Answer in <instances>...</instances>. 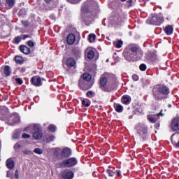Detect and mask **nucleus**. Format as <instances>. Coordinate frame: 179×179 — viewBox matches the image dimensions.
<instances>
[{
    "label": "nucleus",
    "mask_w": 179,
    "mask_h": 179,
    "mask_svg": "<svg viewBox=\"0 0 179 179\" xmlns=\"http://www.w3.org/2000/svg\"><path fill=\"white\" fill-rule=\"evenodd\" d=\"M143 55V52H142V50L135 45H131L124 50V58L127 61H132V59L139 61Z\"/></svg>",
    "instance_id": "obj_1"
},
{
    "label": "nucleus",
    "mask_w": 179,
    "mask_h": 179,
    "mask_svg": "<svg viewBox=\"0 0 179 179\" xmlns=\"http://www.w3.org/2000/svg\"><path fill=\"white\" fill-rule=\"evenodd\" d=\"M153 94L157 100H162V99H167L170 94V89L169 87L160 85L155 86L153 90Z\"/></svg>",
    "instance_id": "obj_2"
},
{
    "label": "nucleus",
    "mask_w": 179,
    "mask_h": 179,
    "mask_svg": "<svg viewBox=\"0 0 179 179\" xmlns=\"http://www.w3.org/2000/svg\"><path fill=\"white\" fill-rule=\"evenodd\" d=\"M92 80V76L89 73H85L83 75V78H81L79 80V85L83 89V87H86L87 89H89V85H87V83L90 82Z\"/></svg>",
    "instance_id": "obj_3"
},
{
    "label": "nucleus",
    "mask_w": 179,
    "mask_h": 179,
    "mask_svg": "<svg viewBox=\"0 0 179 179\" xmlns=\"http://www.w3.org/2000/svg\"><path fill=\"white\" fill-rule=\"evenodd\" d=\"M148 22H150V24L160 26V24L164 22V18H163V15H162V14H158L157 15H154L151 19L148 20Z\"/></svg>",
    "instance_id": "obj_4"
},
{
    "label": "nucleus",
    "mask_w": 179,
    "mask_h": 179,
    "mask_svg": "<svg viewBox=\"0 0 179 179\" xmlns=\"http://www.w3.org/2000/svg\"><path fill=\"white\" fill-rule=\"evenodd\" d=\"M20 122V117L17 113L12 115L7 121L8 125H15V124H19Z\"/></svg>",
    "instance_id": "obj_5"
},
{
    "label": "nucleus",
    "mask_w": 179,
    "mask_h": 179,
    "mask_svg": "<svg viewBox=\"0 0 179 179\" xmlns=\"http://www.w3.org/2000/svg\"><path fill=\"white\" fill-rule=\"evenodd\" d=\"M34 130L35 131L33 134V138L34 139L38 140L43 138V133L41 132V129L38 124H36L34 126Z\"/></svg>",
    "instance_id": "obj_6"
},
{
    "label": "nucleus",
    "mask_w": 179,
    "mask_h": 179,
    "mask_svg": "<svg viewBox=\"0 0 179 179\" xmlns=\"http://www.w3.org/2000/svg\"><path fill=\"white\" fill-rule=\"evenodd\" d=\"M78 163L76 159L75 158H70L69 159L64 160L62 164V167H72V166H75Z\"/></svg>",
    "instance_id": "obj_7"
},
{
    "label": "nucleus",
    "mask_w": 179,
    "mask_h": 179,
    "mask_svg": "<svg viewBox=\"0 0 179 179\" xmlns=\"http://www.w3.org/2000/svg\"><path fill=\"white\" fill-rule=\"evenodd\" d=\"M171 129L174 132L179 129V117H174L171 122Z\"/></svg>",
    "instance_id": "obj_8"
},
{
    "label": "nucleus",
    "mask_w": 179,
    "mask_h": 179,
    "mask_svg": "<svg viewBox=\"0 0 179 179\" xmlns=\"http://www.w3.org/2000/svg\"><path fill=\"white\" fill-rule=\"evenodd\" d=\"M62 179H72L73 178V172L66 170L62 172Z\"/></svg>",
    "instance_id": "obj_9"
},
{
    "label": "nucleus",
    "mask_w": 179,
    "mask_h": 179,
    "mask_svg": "<svg viewBox=\"0 0 179 179\" xmlns=\"http://www.w3.org/2000/svg\"><path fill=\"white\" fill-rule=\"evenodd\" d=\"M85 55L88 59H93L94 58V50L91 48H88L85 50Z\"/></svg>",
    "instance_id": "obj_10"
},
{
    "label": "nucleus",
    "mask_w": 179,
    "mask_h": 179,
    "mask_svg": "<svg viewBox=\"0 0 179 179\" xmlns=\"http://www.w3.org/2000/svg\"><path fill=\"white\" fill-rule=\"evenodd\" d=\"M31 82L34 86H41L43 83H41V78L39 76H34L31 79Z\"/></svg>",
    "instance_id": "obj_11"
},
{
    "label": "nucleus",
    "mask_w": 179,
    "mask_h": 179,
    "mask_svg": "<svg viewBox=\"0 0 179 179\" xmlns=\"http://www.w3.org/2000/svg\"><path fill=\"white\" fill-rule=\"evenodd\" d=\"M1 71L3 76L6 78L10 76V74L12 73L10 71V67H9V66H5L4 67H2Z\"/></svg>",
    "instance_id": "obj_12"
},
{
    "label": "nucleus",
    "mask_w": 179,
    "mask_h": 179,
    "mask_svg": "<svg viewBox=\"0 0 179 179\" xmlns=\"http://www.w3.org/2000/svg\"><path fill=\"white\" fill-rule=\"evenodd\" d=\"M76 40V36H75V34H69L67 36L66 41H67V43H68L69 45H72V44H74Z\"/></svg>",
    "instance_id": "obj_13"
},
{
    "label": "nucleus",
    "mask_w": 179,
    "mask_h": 179,
    "mask_svg": "<svg viewBox=\"0 0 179 179\" xmlns=\"http://www.w3.org/2000/svg\"><path fill=\"white\" fill-rule=\"evenodd\" d=\"M72 155V150L69 148H65L62 151V156L64 157H69Z\"/></svg>",
    "instance_id": "obj_14"
},
{
    "label": "nucleus",
    "mask_w": 179,
    "mask_h": 179,
    "mask_svg": "<svg viewBox=\"0 0 179 179\" xmlns=\"http://www.w3.org/2000/svg\"><path fill=\"white\" fill-rule=\"evenodd\" d=\"M171 141L177 148H179V133L173 134Z\"/></svg>",
    "instance_id": "obj_15"
},
{
    "label": "nucleus",
    "mask_w": 179,
    "mask_h": 179,
    "mask_svg": "<svg viewBox=\"0 0 179 179\" xmlns=\"http://www.w3.org/2000/svg\"><path fill=\"white\" fill-rule=\"evenodd\" d=\"M136 129H137L138 134H139L141 136L145 135V134H146V131H148V129L145 127V126L143 125L138 126L136 127Z\"/></svg>",
    "instance_id": "obj_16"
},
{
    "label": "nucleus",
    "mask_w": 179,
    "mask_h": 179,
    "mask_svg": "<svg viewBox=\"0 0 179 179\" xmlns=\"http://www.w3.org/2000/svg\"><path fill=\"white\" fill-rule=\"evenodd\" d=\"M20 50L21 52L23 54H25L26 55H29L30 54V48H29L27 46L22 45L20 46Z\"/></svg>",
    "instance_id": "obj_17"
},
{
    "label": "nucleus",
    "mask_w": 179,
    "mask_h": 179,
    "mask_svg": "<svg viewBox=\"0 0 179 179\" xmlns=\"http://www.w3.org/2000/svg\"><path fill=\"white\" fill-rule=\"evenodd\" d=\"M8 113V108L0 106V120H3V116Z\"/></svg>",
    "instance_id": "obj_18"
},
{
    "label": "nucleus",
    "mask_w": 179,
    "mask_h": 179,
    "mask_svg": "<svg viewBox=\"0 0 179 179\" xmlns=\"http://www.w3.org/2000/svg\"><path fill=\"white\" fill-rule=\"evenodd\" d=\"M122 103H123V104H126V105L129 104V103H131V96H129L128 95L123 96L122 98Z\"/></svg>",
    "instance_id": "obj_19"
},
{
    "label": "nucleus",
    "mask_w": 179,
    "mask_h": 179,
    "mask_svg": "<svg viewBox=\"0 0 179 179\" xmlns=\"http://www.w3.org/2000/svg\"><path fill=\"white\" fill-rule=\"evenodd\" d=\"M121 23H122V20H121V17H115L112 21L113 26H118L121 24Z\"/></svg>",
    "instance_id": "obj_20"
},
{
    "label": "nucleus",
    "mask_w": 179,
    "mask_h": 179,
    "mask_svg": "<svg viewBox=\"0 0 179 179\" xmlns=\"http://www.w3.org/2000/svg\"><path fill=\"white\" fill-rule=\"evenodd\" d=\"M173 26L171 25H168L164 28V31L166 34H168V36H170L171 34H173Z\"/></svg>",
    "instance_id": "obj_21"
},
{
    "label": "nucleus",
    "mask_w": 179,
    "mask_h": 179,
    "mask_svg": "<svg viewBox=\"0 0 179 179\" xmlns=\"http://www.w3.org/2000/svg\"><path fill=\"white\" fill-rule=\"evenodd\" d=\"M6 166L8 169H13V167H15V162L9 158L7 161H6Z\"/></svg>",
    "instance_id": "obj_22"
},
{
    "label": "nucleus",
    "mask_w": 179,
    "mask_h": 179,
    "mask_svg": "<svg viewBox=\"0 0 179 179\" xmlns=\"http://www.w3.org/2000/svg\"><path fill=\"white\" fill-rule=\"evenodd\" d=\"M6 7L7 9H10V8H13V5H15V0H6Z\"/></svg>",
    "instance_id": "obj_23"
},
{
    "label": "nucleus",
    "mask_w": 179,
    "mask_h": 179,
    "mask_svg": "<svg viewBox=\"0 0 179 179\" xmlns=\"http://www.w3.org/2000/svg\"><path fill=\"white\" fill-rule=\"evenodd\" d=\"M75 59H73V58H69L66 61V65L69 66V68L75 66Z\"/></svg>",
    "instance_id": "obj_24"
},
{
    "label": "nucleus",
    "mask_w": 179,
    "mask_h": 179,
    "mask_svg": "<svg viewBox=\"0 0 179 179\" xmlns=\"http://www.w3.org/2000/svg\"><path fill=\"white\" fill-rule=\"evenodd\" d=\"M123 44H124V42H122V41H121V40L113 42V45L116 48H121V47H122Z\"/></svg>",
    "instance_id": "obj_25"
},
{
    "label": "nucleus",
    "mask_w": 179,
    "mask_h": 179,
    "mask_svg": "<svg viewBox=\"0 0 179 179\" xmlns=\"http://www.w3.org/2000/svg\"><path fill=\"white\" fill-rule=\"evenodd\" d=\"M100 85L101 87H104L106 85H107V77L106 76H102L100 79Z\"/></svg>",
    "instance_id": "obj_26"
},
{
    "label": "nucleus",
    "mask_w": 179,
    "mask_h": 179,
    "mask_svg": "<svg viewBox=\"0 0 179 179\" xmlns=\"http://www.w3.org/2000/svg\"><path fill=\"white\" fill-rule=\"evenodd\" d=\"M115 110L117 111V113H122L124 108L122 107V106L117 103L115 105Z\"/></svg>",
    "instance_id": "obj_27"
},
{
    "label": "nucleus",
    "mask_w": 179,
    "mask_h": 179,
    "mask_svg": "<svg viewBox=\"0 0 179 179\" xmlns=\"http://www.w3.org/2000/svg\"><path fill=\"white\" fill-rule=\"evenodd\" d=\"M52 151L53 152L55 156H59V154L62 152L59 148H52Z\"/></svg>",
    "instance_id": "obj_28"
},
{
    "label": "nucleus",
    "mask_w": 179,
    "mask_h": 179,
    "mask_svg": "<svg viewBox=\"0 0 179 179\" xmlns=\"http://www.w3.org/2000/svg\"><path fill=\"white\" fill-rule=\"evenodd\" d=\"M15 62L16 64H23V57H20V56H15Z\"/></svg>",
    "instance_id": "obj_29"
},
{
    "label": "nucleus",
    "mask_w": 179,
    "mask_h": 179,
    "mask_svg": "<svg viewBox=\"0 0 179 179\" xmlns=\"http://www.w3.org/2000/svg\"><path fill=\"white\" fill-rule=\"evenodd\" d=\"M19 16H24L27 15V10L25 8L21 9L18 13Z\"/></svg>",
    "instance_id": "obj_30"
},
{
    "label": "nucleus",
    "mask_w": 179,
    "mask_h": 179,
    "mask_svg": "<svg viewBox=\"0 0 179 179\" xmlns=\"http://www.w3.org/2000/svg\"><path fill=\"white\" fill-rule=\"evenodd\" d=\"M117 86H118V84L115 83V84H113V85H112L111 87H108L106 90L107 92H113V90H115V89H117Z\"/></svg>",
    "instance_id": "obj_31"
},
{
    "label": "nucleus",
    "mask_w": 179,
    "mask_h": 179,
    "mask_svg": "<svg viewBox=\"0 0 179 179\" xmlns=\"http://www.w3.org/2000/svg\"><path fill=\"white\" fill-rule=\"evenodd\" d=\"M148 120H149L150 122H152V124H155L157 121L156 118L153 117V116L150 115H148Z\"/></svg>",
    "instance_id": "obj_32"
},
{
    "label": "nucleus",
    "mask_w": 179,
    "mask_h": 179,
    "mask_svg": "<svg viewBox=\"0 0 179 179\" xmlns=\"http://www.w3.org/2000/svg\"><path fill=\"white\" fill-rule=\"evenodd\" d=\"M96 40V35L94 34H90L89 35V41L90 43H93Z\"/></svg>",
    "instance_id": "obj_33"
},
{
    "label": "nucleus",
    "mask_w": 179,
    "mask_h": 179,
    "mask_svg": "<svg viewBox=\"0 0 179 179\" xmlns=\"http://www.w3.org/2000/svg\"><path fill=\"white\" fill-rule=\"evenodd\" d=\"M49 131H50V132H55V131H57V127L54 124H50L49 126Z\"/></svg>",
    "instance_id": "obj_34"
},
{
    "label": "nucleus",
    "mask_w": 179,
    "mask_h": 179,
    "mask_svg": "<svg viewBox=\"0 0 179 179\" xmlns=\"http://www.w3.org/2000/svg\"><path fill=\"white\" fill-rule=\"evenodd\" d=\"M22 38H23L22 36H17L15 38V44H19V43H20V41H22Z\"/></svg>",
    "instance_id": "obj_35"
},
{
    "label": "nucleus",
    "mask_w": 179,
    "mask_h": 179,
    "mask_svg": "<svg viewBox=\"0 0 179 179\" xmlns=\"http://www.w3.org/2000/svg\"><path fill=\"white\" fill-rule=\"evenodd\" d=\"M13 139H19L20 138V134L19 131H16L13 135Z\"/></svg>",
    "instance_id": "obj_36"
},
{
    "label": "nucleus",
    "mask_w": 179,
    "mask_h": 179,
    "mask_svg": "<svg viewBox=\"0 0 179 179\" xmlns=\"http://www.w3.org/2000/svg\"><path fill=\"white\" fill-rule=\"evenodd\" d=\"M34 153L37 155H41L43 153V150L41 148H35L34 150Z\"/></svg>",
    "instance_id": "obj_37"
},
{
    "label": "nucleus",
    "mask_w": 179,
    "mask_h": 179,
    "mask_svg": "<svg viewBox=\"0 0 179 179\" xmlns=\"http://www.w3.org/2000/svg\"><path fill=\"white\" fill-rule=\"evenodd\" d=\"M82 0H67L70 3H79Z\"/></svg>",
    "instance_id": "obj_38"
},
{
    "label": "nucleus",
    "mask_w": 179,
    "mask_h": 179,
    "mask_svg": "<svg viewBox=\"0 0 179 179\" xmlns=\"http://www.w3.org/2000/svg\"><path fill=\"white\" fill-rule=\"evenodd\" d=\"M127 8H131L132 6V0H127L126 3Z\"/></svg>",
    "instance_id": "obj_39"
},
{
    "label": "nucleus",
    "mask_w": 179,
    "mask_h": 179,
    "mask_svg": "<svg viewBox=\"0 0 179 179\" xmlns=\"http://www.w3.org/2000/svg\"><path fill=\"white\" fill-rule=\"evenodd\" d=\"M27 44L29 45V47H30L31 48H33V47H34V45H35L34 42L33 41H29L27 42Z\"/></svg>",
    "instance_id": "obj_40"
},
{
    "label": "nucleus",
    "mask_w": 179,
    "mask_h": 179,
    "mask_svg": "<svg viewBox=\"0 0 179 179\" xmlns=\"http://www.w3.org/2000/svg\"><path fill=\"white\" fill-rule=\"evenodd\" d=\"M140 71H146V65L145 64H142L139 66Z\"/></svg>",
    "instance_id": "obj_41"
},
{
    "label": "nucleus",
    "mask_w": 179,
    "mask_h": 179,
    "mask_svg": "<svg viewBox=\"0 0 179 179\" xmlns=\"http://www.w3.org/2000/svg\"><path fill=\"white\" fill-rule=\"evenodd\" d=\"M107 173L110 177H114V172L112 170L108 169Z\"/></svg>",
    "instance_id": "obj_42"
},
{
    "label": "nucleus",
    "mask_w": 179,
    "mask_h": 179,
    "mask_svg": "<svg viewBox=\"0 0 179 179\" xmlns=\"http://www.w3.org/2000/svg\"><path fill=\"white\" fill-rule=\"evenodd\" d=\"M82 104H83V106H84L85 107H89V106H90V103L87 102V101H85V100H83V101H82Z\"/></svg>",
    "instance_id": "obj_43"
},
{
    "label": "nucleus",
    "mask_w": 179,
    "mask_h": 179,
    "mask_svg": "<svg viewBox=\"0 0 179 179\" xmlns=\"http://www.w3.org/2000/svg\"><path fill=\"white\" fill-rule=\"evenodd\" d=\"M22 139H29V138H30V135H29L27 134H23L22 135Z\"/></svg>",
    "instance_id": "obj_44"
},
{
    "label": "nucleus",
    "mask_w": 179,
    "mask_h": 179,
    "mask_svg": "<svg viewBox=\"0 0 179 179\" xmlns=\"http://www.w3.org/2000/svg\"><path fill=\"white\" fill-rule=\"evenodd\" d=\"M21 23L24 27H27V26H29V22L27 21L22 20Z\"/></svg>",
    "instance_id": "obj_45"
},
{
    "label": "nucleus",
    "mask_w": 179,
    "mask_h": 179,
    "mask_svg": "<svg viewBox=\"0 0 179 179\" xmlns=\"http://www.w3.org/2000/svg\"><path fill=\"white\" fill-rule=\"evenodd\" d=\"M21 148V145H20V143H17L15 145H14V149L15 150H17L18 149H20Z\"/></svg>",
    "instance_id": "obj_46"
},
{
    "label": "nucleus",
    "mask_w": 179,
    "mask_h": 179,
    "mask_svg": "<svg viewBox=\"0 0 179 179\" xmlns=\"http://www.w3.org/2000/svg\"><path fill=\"white\" fill-rule=\"evenodd\" d=\"M132 79H133V80H135V81L138 80H139V76H138V75H136V74H134L132 76Z\"/></svg>",
    "instance_id": "obj_47"
},
{
    "label": "nucleus",
    "mask_w": 179,
    "mask_h": 179,
    "mask_svg": "<svg viewBox=\"0 0 179 179\" xmlns=\"http://www.w3.org/2000/svg\"><path fill=\"white\" fill-rule=\"evenodd\" d=\"M86 96H87V97H92V96H93V92H92V91H88V92L86 93Z\"/></svg>",
    "instance_id": "obj_48"
},
{
    "label": "nucleus",
    "mask_w": 179,
    "mask_h": 179,
    "mask_svg": "<svg viewBox=\"0 0 179 179\" xmlns=\"http://www.w3.org/2000/svg\"><path fill=\"white\" fill-rule=\"evenodd\" d=\"M15 80L18 83V85H22L23 83V80L20 78H16Z\"/></svg>",
    "instance_id": "obj_49"
},
{
    "label": "nucleus",
    "mask_w": 179,
    "mask_h": 179,
    "mask_svg": "<svg viewBox=\"0 0 179 179\" xmlns=\"http://www.w3.org/2000/svg\"><path fill=\"white\" fill-rule=\"evenodd\" d=\"M31 38V36L29 34H25V35H23V40H26V38Z\"/></svg>",
    "instance_id": "obj_50"
},
{
    "label": "nucleus",
    "mask_w": 179,
    "mask_h": 179,
    "mask_svg": "<svg viewBox=\"0 0 179 179\" xmlns=\"http://www.w3.org/2000/svg\"><path fill=\"white\" fill-rule=\"evenodd\" d=\"M23 153L24 154V155H31V151H29V150H24V152H23Z\"/></svg>",
    "instance_id": "obj_51"
},
{
    "label": "nucleus",
    "mask_w": 179,
    "mask_h": 179,
    "mask_svg": "<svg viewBox=\"0 0 179 179\" xmlns=\"http://www.w3.org/2000/svg\"><path fill=\"white\" fill-rule=\"evenodd\" d=\"M15 177L16 178H19V172H17V170L15 171Z\"/></svg>",
    "instance_id": "obj_52"
},
{
    "label": "nucleus",
    "mask_w": 179,
    "mask_h": 179,
    "mask_svg": "<svg viewBox=\"0 0 179 179\" xmlns=\"http://www.w3.org/2000/svg\"><path fill=\"white\" fill-rule=\"evenodd\" d=\"M157 115L158 117H160V115H161V117H163V115H164L162 113V110H161V112L157 114Z\"/></svg>",
    "instance_id": "obj_53"
},
{
    "label": "nucleus",
    "mask_w": 179,
    "mask_h": 179,
    "mask_svg": "<svg viewBox=\"0 0 179 179\" xmlns=\"http://www.w3.org/2000/svg\"><path fill=\"white\" fill-rule=\"evenodd\" d=\"M117 176H121V171H117Z\"/></svg>",
    "instance_id": "obj_54"
},
{
    "label": "nucleus",
    "mask_w": 179,
    "mask_h": 179,
    "mask_svg": "<svg viewBox=\"0 0 179 179\" xmlns=\"http://www.w3.org/2000/svg\"><path fill=\"white\" fill-rule=\"evenodd\" d=\"M54 139H55V137L53 136H51L50 137V141H54Z\"/></svg>",
    "instance_id": "obj_55"
},
{
    "label": "nucleus",
    "mask_w": 179,
    "mask_h": 179,
    "mask_svg": "<svg viewBox=\"0 0 179 179\" xmlns=\"http://www.w3.org/2000/svg\"><path fill=\"white\" fill-rule=\"evenodd\" d=\"M29 128H30V127H26V128L24 129V131H29Z\"/></svg>",
    "instance_id": "obj_56"
},
{
    "label": "nucleus",
    "mask_w": 179,
    "mask_h": 179,
    "mask_svg": "<svg viewBox=\"0 0 179 179\" xmlns=\"http://www.w3.org/2000/svg\"><path fill=\"white\" fill-rule=\"evenodd\" d=\"M47 3H49V2H51V0H45Z\"/></svg>",
    "instance_id": "obj_57"
},
{
    "label": "nucleus",
    "mask_w": 179,
    "mask_h": 179,
    "mask_svg": "<svg viewBox=\"0 0 179 179\" xmlns=\"http://www.w3.org/2000/svg\"><path fill=\"white\" fill-rule=\"evenodd\" d=\"M7 177H9V171H7Z\"/></svg>",
    "instance_id": "obj_58"
},
{
    "label": "nucleus",
    "mask_w": 179,
    "mask_h": 179,
    "mask_svg": "<svg viewBox=\"0 0 179 179\" xmlns=\"http://www.w3.org/2000/svg\"><path fill=\"white\" fill-rule=\"evenodd\" d=\"M122 2H125L127 0H120Z\"/></svg>",
    "instance_id": "obj_59"
},
{
    "label": "nucleus",
    "mask_w": 179,
    "mask_h": 179,
    "mask_svg": "<svg viewBox=\"0 0 179 179\" xmlns=\"http://www.w3.org/2000/svg\"><path fill=\"white\" fill-rule=\"evenodd\" d=\"M106 62H109V59H106Z\"/></svg>",
    "instance_id": "obj_60"
},
{
    "label": "nucleus",
    "mask_w": 179,
    "mask_h": 179,
    "mask_svg": "<svg viewBox=\"0 0 179 179\" xmlns=\"http://www.w3.org/2000/svg\"><path fill=\"white\" fill-rule=\"evenodd\" d=\"M169 107H171V105L169 104Z\"/></svg>",
    "instance_id": "obj_61"
},
{
    "label": "nucleus",
    "mask_w": 179,
    "mask_h": 179,
    "mask_svg": "<svg viewBox=\"0 0 179 179\" xmlns=\"http://www.w3.org/2000/svg\"><path fill=\"white\" fill-rule=\"evenodd\" d=\"M147 1H149V0H147Z\"/></svg>",
    "instance_id": "obj_62"
}]
</instances>
